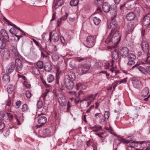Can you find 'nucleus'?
Segmentation results:
<instances>
[{
	"label": "nucleus",
	"mask_w": 150,
	"mask_h": 150,
	"mask_svg": "<svg viewBox=\"0 0 150 150\" xmlns=\"http://www.w3.org/2000/svg\"><path fill=\"white\" fill-rule=\"evenodd\" d=\"M82 84L81 83H79L76 84V89H79V88L81 87Z\"/></svg>",
	"instance_id": "64"
},
{
	"label": "nucleus",
	"mask_w": 150,
	"mask_h": 150,
	"mask_svg": "<svg viewBox=\"0 0 150 150\" xmlns=\"http://www.w3.org/2000/svg\"><path fill=\"white\" fill-rule=\"evenodd\" d=\"M64 3V0H57V3L55 4V7L57 6H62Z\"/></svg>",
	"instance_id": "36"
},
{
	"label": "nucleus",
	"mask_w": 150,
	"mask_h": 150,
	"mask_svg": "<svg viewBox=\"0 0 150 150\" xmlns=\"http://www.w3.org/2000/svg\"><path fill=\"white\" fill-rule=\"evenodd\" d=\"M129 61V62L127 63V64L129 67H130L132 66L135 63V62L134 61Z\"/></svg>",
	"instance_id": "46"
},
{
	"label": "nucleus",
	"mask_w": 150,
	"mask_h": 150,
	"mask_svg": "<svg viewBox=\"0 0 150 150\" xmlns=\"http://www.w3.org/2000/svg\"><path fill=\"white\" fill-rule=\"evenodd\" d=\"M6 40L3 38H0V48L3 49L5 47L6 45Z\"/></svg>",
	"instance_id": "30"
},
{
	"label": "nucleus",
	"mask_w": 150,
	"mask_h": 150,
	"mask_svg": "<svg viewBox=\"0 0 150 150\" xmlns=\"http://www.w3.org/2000/svg\"><path fill=\"white\" fill-rule=\"evenodd\" d=\"M127 78L126 77V78L122 79L120 81V83H125L127 81Z\"/></svg>",
	"instance_id": "59"
},
{
	"label": "nucleus",
	"mask_w": 150,
	"mask_h": 150,
	"mask_svg": "<svg viewBox=\"0 0 150 150\" xmlns=\"http://www.w3.org/2000/svg\"><path fill=\"white\" fill-rule=\"evenodd\" d=\"M84 63L78 69V73L80 75L86 74L88 71L91 67V65L89 62L85 61Z\"/></svg>",
	"instance_id": "5"
},
{
	"label": "nucleus",
	"mask_w": 150,
	"mask_h": 150,
	"mask_svg": "<svg viewBox=\"0 0 150 150\" xmlns=\"http://www.w3.org/2000/svg\"><path fill=\"white\" fill-rule=\"evenodd\" d=\"M64 82L65 87L68 90L72 89L74 86V83L73 81L68 78H65Z\"/></svg>",
	"instance_id": "8"
},
{
	"label": "nucleus",
	"mask_w": 150,
	"mask_h": 150,
	"mask_svg": "<svg viewBox=\"0 0 150 150\" xmlns=\"http://www.w3.org/2000/svg\"><path fill=\"white\" fill-rule=\"evenodd\" d=\"M135 17V13L133 12H130L126 15V20L127 21H131L133 20Z\"/></svg>",
	"instance_id": "21"
},
{
	"label": "nucleus",
	"mask_w": 150,
	"mask_h": 150,
	"mask_svg": "<svg viewBox=\"0 0 150 150\" xmlns=\"http://www.w3.org/2000/svg\"><path fill=\"white\" fill-rule=\"evenodd\" d=\"M105 119H108L110 116V112L109 111L107 110L105 112L104 115Z\"/></svg>",
	"instance_id": "44"
},
{
	"label": "nucleus",
	"mask_w": 150,
	"mask_h": 150,
	"mask_svg": "<svg viewBox=\"0 0 150 150\" xmlns=\"http://www.w3.org/2000/svg\"><path fill=\"white\" fill-rule=\"evenodd\" d=\"M102 129V127L101 126H97L95 129L93 130V131L94 132H97L101 130Z\"/></svg>",
	"instance_id": "50"
},
{
	"label": "nucleus",
	"mask_w": 150,
	"mask_h": 150,
	"mask_svg": "<svg viewBox=\"0 0 150 150\" xmlns=\"http://www.w3.org/2000/svg\"><path fill=\"white\" fill-rule=\"evenodd\" d=\"M71 105H70V103L69 102H68L67 103V111L69 112L70 110V107Z\"/></svg>",
	"instance_id": "60"
},
{
	"label": "nucleus",
	"mask_w": 150,
	"mask_h": 150,
	"mask_svg": "<svg viewBox=\"0 0 150 150\" xmlns=\"http://www.w3.org/2000/svg\"><path fill=\"white\" fill-rule=\"evenodd\" d=\"M60 105L62 106H65L67 104V100L63 95L61 94L58 98Z\"/></svg>",
	"instance_id": "11"
},
{
	"label": "nucleus",
	"mask_w": 150,
	"mask_h": 150,
	"mask_svg": "<svg viewBox=\"0 0 150 150\" xmlns=\"http://www.w3.org/2000/svg\"><path fill=\"white\" fill-rule=\"evenodd\" d=\"M65 78H68L72 81L76 79L75 73L73 71L69 72L67 75L66 76Z\"/></svg>",
	"instance_id": "23"
},
{
	"label": "nucleus",
	"mask_w": 150,
	"mask_h": 150,
	"mask_svg": "<svg viewBox=\"0 0 150 150\" xmlns=\"http://www.w3.org/2000/svg\"><path fill=\"white\" fill-rule=\"evenodd\" d=\"M141 46L144 52L149 53V45L146 41L144 40H143L141 44Z\"/></svg>",
	"instance_id": "13"
},
{
	"label": "nucleus",
	"mask_w": 150,
	"mask_h": 150,
	"mask_svg": "<svg viewBox=\"0 0 150 150\" xmlns=\"http://www.w3.org/2000/svg\"><path fill=\"white\" fill-rule=\"evenodd\" d=\"M45 70L47 72L50 71L52 69V64L51 62H47L45 63L44 66Z\"/></svg>",
	"instance_id": "22"
},
{
	"label": "nucleus",
	"mask_w": 150,
	"mask_h": 150,
	"mask_svg": "<svg viewBox=\"0 0 150 150\" xmlns=\"http://www.w3.org/2000/svg\"><path fill=\"white\" fill-rule=\"evenodd\" d=\"M140 146L146 148L145 150H150V141H141L140 143Z\"/></svg>",
	"instance_id": "15"
},
{
	"label": "nucleus",
	"mask_w": 150,
	"mask_h": 150,
	"mask_svg": "<svg viewBox=\"0 0 150 150\" xmlns=\"http://www.w3.org/2000/svg\"><path fill=\"white\" fill-rule=\"evenodd\" d=\"M15 69V65L14 63H11L8 66L6 69V71L7 74H11L13 72Z\"/></svg>",
	"instance_id": "12"
},
{
	"label": "nucleus",
	"mask_w": 150,
	"mask_h": 150,
	"mask_svg": "<svg viewBox=\"0 0 150 150\" xmlns=\"http://www.w3.org/2000/svg\"><path fill=\"white\" fill-rule=\"evenodd\" d=\"M1 33L2 36L1 38L5 39L7 42L9 41V38L8 33L4 29H2L1 30Z\"/></svg>",
	"instance_id": "16"
},
{
	"label": "nucleus",
	"mask_w": 150,
	"mask_h": 150,
	"mask_svg": "<svg viewBox=\"0 0 150 150\" xmlns=\"http://www.w3.org/2000/svg\"><path fill=\"white\" fill-rule=\"evenodd\" d=\"M60 40L62 43L64 45H66V43L65 40L63 36H61L60 37Z\"/></svg>",
	"instance_id": "58"
},
{
	"label": "nucleus",
	"mask_w": 150,
	"mask_h": 150,
	"mask_svg": "<svg viewBox=\"0 0 150 150\" xmlns=\"http://www.w3.org/2000/svg\"><path fill=\"white\" fill-rule=\"evenodd\" d=\"M11 53L13 56L16 57L15 64L17 71L19 72L21 71L23 67V60L21 58V56L20 55L17 49L13 46H11L10 49Z\"/></svg>",
	"instance_id": "2"
},
{
	"label": "nucleus",
	"mask_w": 150,
	"mask_h": 150,
	"mask_svg": "<svg viewBox=\"0 0 150 150\" xmlns=\"http://www.w3.org/2000/svg\"><path fill=\"white\" fill-rule=\"evenodd\" d=\"M21 101L20 100L17 101L16 103V105H15V108L17 109L21 105Z\"/></svg>",
	"instance_id": "47"
},
{
	"label": "nucleus",
	"mask_w": 150,
	"mask_h": 150,
	"mask_svg": "<svg viewBox=\"0 0 150 150\" xmlns=\"http://www.w3.org/2000/svg\"><path fill=\"white\" fill-rule=\"evenodd\" d=\"M126 3V2H125L121 4L120 6V9L121 11H124Z\"/></svg>",
	"instance_id": "48"
},
{
	"label": "nucleus",
	"mask_w": 150,
	"mask_h": 150,
	"mask_svg": "<svg viewBox=\"0 0 150 150\" xmlns=\"http://www.w3.org/2000/svg\"><path fill=\"white\" fill-rule=\"evenodd\" d=\"M51 133V131L50 130L47 128L43 129L42 132V134L45 137L46 136H48L50 135Z\"/></svg>",
	"instance_id": "26"
},
{
	"label": "nucleus",
	"mask_w": 150,
	"mask_h": 150,
	"mask_svg": "<svg viewBox=\"0 0 150 150\" xmlns=\"http://www.w3.org/2000/svg\"><path fill=\"white\" fill-rule=\"evenodd\" d=\"M57 86V88H58V89L60 91H62L64 89L63 88V86L62 85V83H61L60 84H59Z\"/></svg>",
	"instance_id": "53"
},
{
	"label": "nucleus",
	"mask_w": 150,
	"mask_h": 150,
	"mask_svg": "<svg viewBox=\"0 0 150 150\" xmlns=\"http://www.w3.org/2000/svg\"><path fill=\"white\" fill-rule=\"evenodd\" d=\"M128 150H139L138 149L134 148L132 146L130 145L127 147Z\"/></svg>",
	"instance_id": "54"
},
{
	"label": "nucleus",
	"mask_w": 150,
	"mask_h": 150,
	"mask_svg": "<svg viewBox=\"0 0 150 150\" xmlns=\"http://www.w3.org/2000/svg\"><path fill=\"white\" fill-rule=\"evenodd\" d=\"M136 21H134L131 22L129 23L128 24V30L130 32H132L134 30L135 27L138 24L136 22Z\"/></svg>",
	"instance_id": "14"
},
{
	"label": "nucleus",
	"mask_w": 150,
	"mask_h": 150,
	"mask_svg": "<svg viewBox=\"0 0 150 150\" xmlns=\"http://www.w3.org/2000/svg\"><path fill=\"white\" fill-rule=\"evenodd\" d=\"M5 113L2 111H0V120H3Z\"/></svg>",
	"instance_id": "52"
},
{
	"label": "nucleus",
	"mask_w": 150,
	"mask_h": 150,
	"mask_svg": "<svg viewBox=\"0 0 150 150\" xmlns=\"http://www.w3.org/2000/svg\"><path fill=\"white\" fill-rule=\"evenodd\" d=\"M143 23L144 26H148L150 23V17L147 15L145 16L143 18Z\"/></svg>",
	"instance_id": "20"
},
{
	"label": "nucleus",
	"mask_w": 150,
	"mask_h": 150,
	"mask_svg": "<svg viewBox=\"0 0 150 150\" xmlns=\"http://www.w3.org/2000/svg\"><path fill=\"white\" fill-rule=\"evenodd\" d=\"M15 89L14 86L13 85H8L7 88V91L9 94H11Z\"/></svg>",
	"instance_id": "29"
},
{
	"label": "nucleus",
	"mask_w": 150,
	"mask_h": 150,
	"mask_svg": "<svg viewBox=\"0 0 150 150\" xmlns=\"http://www.w3.org/2000/svg\"><path fill=\"white\" fill-rule=\"evenodd\" d=\"M142 63L143 64L142 66H139V64L137 63L132 67V69L136 68L144 74H149L150 75V66H147L146 64L143 62Z\"/></svg>",
	"instance_id": "3"
},
{
	"label": "nucleus",
	"mask_w": 150,
	"mask_h": 150,
	"mask_svg": "<svg viewBox=\"0 0 150 150\" xmlns=\"http://www.w3.org/2000/svg\"><path fill=\"white\" fill-rule=\"evenodd\" d=\"M94 95H93L92 94H91L89 95H88V96H86L85 97L84 100L85 101H88L89 100L91 99L93 97Z\"/></svg>",
	"instance_id": "42"
},
{
	"label": "nucleus",
	"mask_w": 150,
	"mask_h": 150,
	"mask_svg": "<svg viewBox=\"0 0 150 150\" xmlns=\"http://www.w3.org/2000/svg\"><path fill=\"white\" fill-rule=\"evenodd\" d=\"M113 51L112 52V57L114 60L117 59L119 57V53L118 51H117L116 49L114 48Z\"/></svg>",
	"instance_id": "18"
},
{
	"label": "nucleus",
	"mask_w": 150,
	"mask_h": 150,
	"mask_svg": "<svg viewBox=\"0 0 150 150\" xmlns=\"http://www.w3.org/2000/svg\"><path fill=\"white\" fill-rule=\"evenodd\" d=\"M5 127V124L3 122L0 121V130H2Z\"/></svg>",
	"instance_id": "55"
},
{
	"label": "nucleus",
	"mask_w": 150,
	"mask_h": 150,
	"mask_svg": "<svg viewBox=\"0 0 150 150\" xmlns=\"http://www.w3.org/2000/svg\"><path fill=\"white\" fill-rule=\"evenodd\" d=\"M3 19L8 23V25H12L11 24L12 23L10 21L7 20L5 17H3Z\"/></svg>",
	"instance_id": "62"
},
{
	"label": "nucleus",
	"mask_w": 150,
	"mask_h": 150,
	"mask_svg": "<svg viewBox=\"0 0 150 150\" xmlns=\"http://www.w3.org/2000/svg\"><path fill=\"white\" fill-rule=\"evenodd\" d=\"M54 79V76L52 74H50L47 78V81L48 82L51 83L52 82Z\"/></svg>",
	"instance_id": "41"
},
{
	"label": "nucleus",
	"mask_w": 150,
	"mask_h": 150,
	"mask_svg": "<svg viewBox=\"0 0 150 150\" xmlns=\"http://www.w3.org/2000/svg\"><path fill=\"white\" fill-rule=\"evenodd\" d=\"M10 74H4L3 76V80L4 81L7 82L8 83L10 81V76L9 75Z\"/></svg>",
	"instance_id": "28"
},
{
	"label": "nucleus",
	"mask_w": 150,
	"mask_h": 150,
	"mask_svg": "<svg viewBox=\"0 0 150 150\" xmlns=\"http://www.w3.org/2000/svg\"><path fill=\"white\" fill-rule=\"evenodd\" d=\"M43 103L42 101L39 100L37 103V108L38 109L41 108L42 106Z\"/></svg>",
	"instance_id": "43"
},
{
	"label": "nucleus",
	"mask_w": 150,
	"mask_h": 150,
	"mask_svg": "<svg viewBox=\"0 0 150 150\" xmlns=\"http://www.w3.org/2000/svg\"><path fill=\"white\" fill-rule=\"evenodd\" d=\"M127 57L128 60L134 61L136 59V56L133 53H130L129 54Z\"/></svg>",
	"instance_id": "31"
},
{
	"label": "nucleus",
	"mask_w": 150,
	"mask_h": 150,
	"mask_svg": "<svg viewBox=\"0 0 150 150\" xmlns=\"http://www.w3.org/2000/svg\"><path fill=\"white\" fill-rule=\"evenodd\" d=\"M6 114L7 117L9 119V121H10L11 120H12L13 119V115L10 113H7Z\"/></svg>",
	"instance_id": "49"
},
{
	"label": "nucleus",
	"mask_w": 150,
	"mask_h": 150,
	"mask_svg": "<svg viewBox=\"0 0 150 150\" xmlns=\"http://www.w3.org/2000/svg\"><path fill=\"white\" fill-rule=\"evenodd\" d=\"M121 37V34L119 31H114V32L112 33L111 32L105 40V42L107 43H111L115 45L112 46H108V48L112 49V48H114L116 47L117 45L119 43Z\"/></svg>",
	"instance_id": "1"
},
{
	"label": "nucleus",
	"mask_w": 150,
	"mask_h": 150,
	"mask_svg": "<svg viewBox=\"0 0 150 150\" xmlns=\"http://www.w3.org/2000/svg\"><path fill=\"white\" fill-rule=\"evenodd\" d=\"M79 2V0H71L70 2V5L72 6H76L78 4Z\"/></svg>",
	"instance_id": "37"
},
{
	"label": "nucleus",
	"mask_w": 150,
	"mask_h": 150,
	"mask_svg": "<svg viewBox=\"0 0 150 150\" xmlns=\"http://www.w3.org/2000/svg\"><path fill=\"white\" fill-rule=\"evenodd\" d=\"M47 122V118L45 116H42L39 118L38 122V123L42 125L45 124Z\"/></svg>",
	"instance_id": "24"
},
{
	"label": "nucleus",
	"mask_w": 150,
	"mask_h": 150,
	"mask_svg": "<svg viewBox=\"0 0 150 150\" xmlns=\"http://www.w3.org/2000/svg\"><path fill=\"white\" fill-rule=\"evenodd\" d=\"M96 42L94 37L90 35L87 37L85 43V46L88 48H91L93 47Z\"/></svg>",
	"instance_id": "6"
},
{
	"label": "nucleus",
	"mask_w": 150,
	"mask_h": 150,
	"mask_svg": "<svg viewBox=\"0 0 150 150\" xmlns=\"http://www.w3.org/2000/svg\"><path fill=\"white\" fill-rule=\"evenodd\" d=\"M100 123L101 124H104L105 123V120L104 119L101 118L100 119Z\"/></svg>",
	"instance_id": "63"
},
{
	"label": "nucleus",
	"mask_w": 150,
	"mask_h": 150,
	"mask_svg": "<svg viewBox=\"0 0 150 150\" xmlns=\"http://www.w3.org/2000/svg\"><path fill=\"white\" fill-rule=\"evenodd\" d=\"M145 62L150 64V56H147Z\"/></svg>",
	"instance_id": "61"
},
{
	"label": "nucleus",
	"mask_w": 150,
	"mask_h": 150,
	"mask_svg": "<svg viewBox=\"0 0 150 150\" xmlns=\"http://www.w3.org/2000/svg\"><path fill=\"white\" fill-rule=\"evenodd\" d=\"M118 138L115 140V143L118 142H120L128 144L130 142L132 141V136H129L126 137L125 139H124L122 137H118Z\"/></svg>",
	"instance_id": "10"
},
{
	"label": "nucleus",
	"mask_w": 150,
	"mask_h": 150,
	"mask_svg": "<svg viewBox=\"0 0 150 150\" xmlns=\"http://www.w3.org/2000/svg\"><path fill=\"white\" fill-rule=\"evenodd\" d=\"M129 50L127 47H122L120 50L119 52L121 56L125 58L127 57L129 54Z\"/></svg>",
	"instance_id": "9"
},
{
	"label": "nucleus",
	"mask_w": 150,
	"mask_h": 150,
	"mask_svg": "<svg viewBox=\"0 0 150 150\" xmlns=\"http://www.w3.org/2000/svg\"><path fill=\"white\" fill-rule=\"evenodd\" d=\"M93 21L94 24L97 25L99 24L101 20L99 18H98L96 17H95L93 18Z\"/></svg>",
	"instance_id": "34"
},
{
	"label": "nucleus",
	"mask_w": 150,
	"mask_h": 150,
	"mask_svg": "<svg viewBox=\"0 0 150 150\" xmlns=\"http://www.w3.org/2000/svg\"><path fill=\"white\" fill-rule=\"evenodd\" d=\"M52 40L54 42H57L59 39V35L57 33H55L52 35Z\"/></svg>",
	"instance_id": "27"
},
{
	"label": "nucleus",
	"mask_w": 150,
	"mask_h": 150,
	"mask_svg": "<svg viewBox=\"0 0 150 150\" xmlns=\"http://www.w3.org/2000/svg\"><path fill=\"white\" fill-rule=\"evenodd\" d=\"M11 25H10L12 26L13 27L11 28L10 30L9 31L10 33L12 34L15 35H17L19 32L18 29V27L13 24L12 23Z\"/></svg>",
	"instance_id": "17"
},
{
	"label": "nucleus",
	"mask_w": 150,
	"mask_h": 150,
	"mask_svg": "<svg viewBox=\"0 0 150 150\" xmlns=\"http://www.w3.org/2000/svg\"><path fill=\"white\" fill-rule=\"evenodd\" d=\"M149 93V88L146 87L141 92V95L143 97H145L147 96Z\"/></svg>",
	"instance_id": "25"
},
{
	"label": "nucleus",
	"mask_w": 150,
	"mask_h": 150,
	"mask_svg": "<svg viewBox=\"0 0 150 150\" xmlns=\"http://www.w3.org/2000/svg\"><path fill=\"white\" fill-rule=\"evenodd\" d=\"M69 65L70 67L71 68H74L75 66V64L74 61H71L69 63Z\"/></svg>",
	"instance_id": "56"
},
{
	"label": "nucleus",
	"mask_w": 150,
	"mask_h": 150,
	"mask_svg": "<svg viewBox=\"0 0 150 150\" xmlns=\"http://www.w3.org/2000/svg\"><path fill=\"white\" fill-rule=\"evenodd\" d=\"M132 83L134 87L138 89L140 87V81L137 78H133L132 79Z\"/></svg>",
	"instance_id": "19"
},
{
	"label": "nucleus",
	"mask_w": 150,
	"mask_h": 150,
	"mask_svg": "<svg viewBox=\"0 0 150 150\" xmlns=\"http://www.w3.org/2000/svg\"><path fill=\"white\" fill-rule=\"evenodd\" d=\"M26 96L28 98H30L31 97V94L29 91H27L26 92Z\"/></svg>",
	"instance_id": "51"
},
{
	"label": "nucleus",
	"mask_w": 150,
	"mask_h": 150,
	"mask_svg": "<svg viewBox=\"0 0 150 150\" xmlns=\"http://www.w3.org/2000/svg\"><path fill=\"white\" fill-rule=\"evenodd\" d=\"M21 109L23 112H27L29 111V108L27 104H25L23 105Z\"/></svg>",
	"instance_id": "32"
},
{
	"label": "nucleus",
	"mask_w": 150,
	"mask_h": 150,
	"mask_svg": "<svg viewBox=\"0 0 150 150\" xmlns=\"http://www.w3.org/2000/svg\"><path fill=\"white\" fill-rule=\"evenodd\" d=\"M37 67L40 69L43 68V62L41 61H38L37 63Z\"/></svg>",
	"instance_id": "40"
},
{
	"label": "nucleus",
	"mask_w": 150,
	"mask_h": 150,
	"mask_svg": "<svg viewBox=\"0 0 150 150\" xmlns=\"http://www.w3.org/2000/svg\"><path fill=\"white\" fill-rule=\"evenodd\" d=\"M52 57L53 61H57L59 60L60 57L58 54L55 53L52 56Z\"/></svg>",
	"instance_id": "39"
},
{
	"label": "nucleus",
	"mask_w": 150,
	"mask_h": 150,
	"mask_svg": "<svg viewBox=\"0 0 150 150\" xmlns=\"http://www.w3.org/2000/svg\"><path fill=\"white\" fill-rule=\"evenodd\" d=\"M33 72L35 74L37 75H39L40 74V71L38 68L36 67H33Z\"/></svg>",
	"instance_id": "33"
},
{
	"label": "nucleus",
	"mask_w": 150,
	"mask_h": 150,
	"mask_svg": "<svg viewBox=\"0 0 150 150\" xmlns=\"http://www.w3.org/2000/svg\"><path fill=\"white\" fill-rule=\"evenodd\" d=\"M102 8L103 11L105 13H108L110 11L111 13L116 12L117 10L116 6L114 4L110 5L109 3L107 2H105L103 3L102 6Z\"/></svg>",
	"instance_id": "4"
},
{
	"label": "nucleus",
	"mask_w": 150,
	"mask_h": 150,
	"mask_svg": "<svg viewBox=\"0 0 150 150\" xmlns=\"http://www.w3.org/2000/svg\"><path fill=\"white\" fill-rule=\"evenodd\" d=\"M116 16H114L113 18H111V22L110 23V26L108 24V28H112L111 30V33L114 32L117 28V21L115 19Z\"/></svg>",
	"instance_id": "7"
},
{
	"label": "nucleus",
	"mask_w": 150,
	"mask_h": 150,
	"mask_svg": "<svg viewBox=\"0 0 150 150\" xmlns=\"http://www.w3.org/2000/svg\"><path fill=\"white\" fill-rule=\"evenodd\" d=\"M68 16V14L66 13L64 16H62L60 18V19L64 21L66 19Z\"/></svg>",
	"instance_id": "57"
},
{
	"label": "nucleus",
	"mask_w": 150,
	"mask_h": 150,
	"mask_svg": "<svg viewBox=\"0 0 150 150\" xmlns=\"http://www.w3.org/2000/svg\"><path fill=\"white\" fill-rule=\"evenodd\" d=\"M104 133L103 132L97 133L96 134L101 139H102L104 137Z\"/></svg>",
	"instance_id": "45"
},
{
	"label": "nucleus",
	"mask_w": 150,
	"mask_h": 150,
	"mask_svg": "<svg viewBox=\"0 0 150 150\" xmlns=\"http://www.w3.org/2000/svg\"><path fill=\"white\" fill-rule=\"evenodd\" d=\"M141 142L138 141L135 142L134 141H133V142H131L129 144L132 146L134 148H135L137 147L138 144L140 145Z\"/></svg>",
	"instance_id": "35"
},
{
	"label": "nucleus",
	"mask_w": 150,
	"mask_h": 150,
	"mask_svg": "<svg viewBox=\"0 0 150 150\" xmlns=\"http://www.w3.org/2000/svg\"><path fill=\"white\" fill-rule=\"evenodd\" d=\"M71 94L75 96L77 98H78L80 95H81V94H83V93L81 90L79 91L78 92V93H77L76 91H71Z\"/></svg>",
	"instance_id": "38"
}]
</instances>
